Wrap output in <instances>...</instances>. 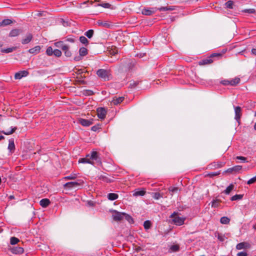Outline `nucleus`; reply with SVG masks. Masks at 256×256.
Wrapping results in <instances>:
<instances>
[{"mask_svg":"<svg viewBox=\"0 0 256 256\" xmlns=\"http://www.w3.org/2000/svg\"><path fill=\"white\" fill-rule=\"evenodd\" d=\"M79 163L89 164L92 165L96 164L98 166H101L102 164L101 158L96 151H92L90 154H88L86 158H80L78 160Z\"/></svg>","mask_w":256,"mask_h":256,"instance_id":"1","label":"nucleus"},{"mask_svg":"<svg viewBox=\"0 0 256 256\" xmlns=\"http://www.w3.org/2000/svg\"><path fill=\"white\" fill-rule=\"evenodd\" d=\"M226 51V50H223L222 52H215L211 54L210 56L199 61L198 62V65L204 66L212 64L214 61L213 58H218V59L221 58L222 54H224Z\"/></svg>","mask_w":256,"mask_h":256,"instance_id":"2","label":"nucleus"},{"mask_svg":"<svg viewBox=\"0 0 256 256\" xmlns=\"http://www.w3.org/2000/svg\"><path fill=\"white\" fill-rule=\"evenodd\" d=\"M180 214L178 212H174L170 216L171 218L172 224L176 226H180L184 224L186 218L180 216Z\"/></svg>","mask_w":256,"mask_h":256,"instance_id":"3","label":"nucleus"},{"mask_svg":"<svg viewBox=\"0 0 256 256\" xmlns=\"http://www.w3.org/2000/svg\"><path fill=\"white\" fill-rule=\"evenodd\" d=\"M96 74L104 81H108L112 79V75L110 70L99 69L96 72Z\"/></svg>","mask_w":256,"mask_h":256,"instance_id":"4","label":"nucleus"},{"mask_svg":"<svg viewBox=\"0 0 256 256\" xmlns=\"http://www.w3.org/2000/svg\"><path fill=\"white\" fill-rule=\"evenodd\" d=\"M124 212H120L116 210L112 211V216L114 221L118 222L124 218Z\"/></svg>","mask_w":256,"mask_h":256,"instance_id":"5","label":"nucleus"},{"mask_svg":"<svg viewBox=\"0 0 256 256\" xmlns=\"http://www.w3.org/2000/svg\"><path fill=\"white\" fill-rule=\"evenodd\" d=\"M240 82V79L238 78H236L232 80H222L220 83L224 86L230 85L235 86Z\"/></svg>","mask_w":256,"mask_h":256,"instance_id":"6","label":"nucleus"},{"mask_svg":"<svg viewBox=\"0 0 256 256\" xmlns=\"http://www.w3.org/2000/svg\"><path fill=\"white\" fill-rule=\"evenodd\" d=\"M158 9L156 8H145L142 10L143 15L150 16L154 14Z\"/></svg>","mask_w":256,"mask_h":256,"instance_id":"7","label":"nucleus"},{"mask_svg":"<svg viewBox=\"0 0 256 256\" xmlns=\"http://www.w3.org/2000/svg\"><path fill=\"white\" fill-rule=\"evenodd\" d=\"M235 116L234 118L240 124V120L242 116V108L239 106H234Z\"/></svg>","mask_w":256,"mask_h":256,"instance_id":"8","label":"nucleus"},{"mask_svg":"<svg viewBox=\"0 0 256 256\" xmlns=\"http://www.w3.org/2000/svg\"><path fill=\"white\" fill-rule=\"evenodd\" d=\"M83 183V182L81 180H78V182H68L65 184L64 185V188H72L74 187L77 186H80Z\"/></svg>","mask_w":256,"mask_h":256,"instance_id":"9","label":"nucleus"},{"mask_svg":"<svg viewBox=\"0 0 256 256\" xmlns=\"http://www.w3.org/2000/svg\"><path fill=\"white\" fill-rule=\"evenodd\" d=\"M97 115L98 118L104 120L106 114V111L104 108H98L96 110Z\"/></svg>","mask_w":256,"mask_h":256,"instance_id":"10","label":"nucleus"},{"mask_svg":"<svg viewBox=\"0 0 256 256\" xmlns=\"http://www.w3.org/2000/svg\"><path fill=\"white\" fill-rule=\"evenodd\" d=\"M28 74V72L27 70L20 71L15 74V79L20 80L23 77L26 76Z\"/></svg>","mask_w":256,"mask_h":256,"instance_id":"11","label":"nucleus"},{"mask_svg":"<svg viewBox=\"0 0 256 256\" xmlns=\"http://www.w3.org/2000/svg\"><path fill=\"white\" fill-rule=\"evenodd\" d=\"M24 251V248L20 246L13 247L11 248V252L16 254H22Z\"/></svg>","mask_w":256,"mask_h":256,"instance_id":"12","label":"nucleus"},{"mask_svg":"<svg viewBox=\"0 0 256 256\" xmlns=\"http://www.w3.org/2000/svg\"><path fill=\"white\" fill-rule=\"evenodd\" d=\"M79 122L82 126H88L92 124V120L80 118Z\"/></svg>","mask_w":256,"mask_h":256,"instance_id":"13","label":"nucleus"},{"mask_svg":"<svg viewBox=\"0 0 256 256\" xmlns=\"http://www.w3.org/2000/svg\"><path fill=\"white\" fill-rule=\"evenodd\" d=\"M176 6H162L159 8H157L159 11H172L176 9Z\"/></svg>","mask_w":256,"mask_h":256,"instance_id":"14","label":"nucleus"},{"mask_svg":"<svg viewBox=\"0 0 256 256\" xmlns=\"http://www.w3.org/2000/svg\"><path fill=\"white\" fill-rule=\"evenodd\" d=\"M225 163L222 162H214L210 165V166L214 168H220L224 166Z\"/></svg>","mask_w":256,"mask_h":256,"instance_id":"15","label":"nucleus"},{"mask_svg":"<svg viewBox=\"0 0 256 256\" xmlns=\"http://www.w3.org/2000/svg\"><path fill=\"white\" fill-rule=\"evenodd\" d=\"M98 180H102V182L106 183H110L113 182V180L110 178L108 176L105 175H100L98 176Z\"/></svg>","mask_w":256,"mask_h":256,"instance_id":"16","label":"nucleus"},{"mask_svg":"<svg viewBox=\"0 0 256 256\" xmlns=\"http://www.w3.org/2000/svg\"><path fill=\"white\" fill-rule=\"evenodd\" d=\"M41 50V47L40 46H36L33 48H30L28 50V52L30 54H38Z\"/></svg>","mask_w":256,"mask_h":256,"instance_id":"17","label":"nucleus"},{"mask_svg":"<svg viewBox=\"0 0 256 256\" xmlns=\"http://www.w3.org/2000/svg\"><path fill=\"white\" fill-rule=\"evenodd\" d=\"M124 100V97L123 96H120L118 98H117L116 96H114L113 98V100L112 102V103L114 105H118L121 103L123 100Z\"/></svg>","mask_w":256,"mask_h":256,"instance_id":"18","label":"nucleus"},{"mask_svg":"<svg viewBox=\"0 0 256 256\" xmlns=\"http://www.w3.org/2000/svg\"><path fill=\"white\" fill-rule=\"evenodd\" d=\"M62 50L64 52L65 56L67 57H70L72 55L70 51L69 50V47L67 45H62Z\"/></svg>","mask_w":256,"mask_h":256,"instance_id":"19","label":"nucleus"},{"mask_svg":"<svg viewBox=\"0 0 256 256\" xmlns=\"http://www.w3.org/2000/svg\"><path fill=\"white\" fill-rule=\"evenodd\" d=\"M21 30L19 29H13L10 32L9 36L14 37L18 36L21 33Z\"/></svg>","mask_w":256,"mask_h":256,"instance_id":"20","label":"nucleus"},{"mask_svg":"<svg viewBox=\"0 0 256 256\" xmlns=\"http://www.w3.org/2000/svg\"><path fill=\"white\" fill-rule=\"evenodd\" d=\"M50 202L48 198H43L40 202V204L42 208H46L50 204Z\"/></svg>","mask_w":256,"mask_h":256,"instance_id":"21","label":"nucleus"},{"mask_svg":"<svg viewBox=\"0 0 256 256\" xmlns=\"http://www.w3.org/2000/svg\"><path fill=\"white\" fill-rule=\"evenodd\" d=\"M8 150L11 153L14 152L15 150V145L13 139H10L9 140Z\"/></svg>","mask_w":256,"mask_h":256,"instance_id":"22","label":"nucleus"},{"mask_svg":"<svg viewBox=\"0 0 256 256\" xmlns=\"http://www.w3.org/2000/svg\"><path fill=\"white\" fill-rule=\"evenodd\" d=\"M32 38V35L31 34H28L26 35V38H23L22 40V42L24 44H28Z\"/></svg>","mask_w":256,"mask_h":256,"instance_id":"23","label":"nucleus"},{"mask_svg":"<svg viewBox=\"0 0 256 256\" xmlns=\"http://www.w3.org/2000/svg\"><path fill=\"white\" fill-rule=\"evenodd\" d=\"M146 192L144 190H135L134 193L133 194V196H143L146 194Z\"/></svg>","mask_w":256,"mask_h":256,"instance_id":"24","label":"nucleus"},{"mask_svg":"<svg viewBox=\"0 0 256 256\" xmlns=\"http://www.w3.org/2000/svg\"><path fill=\"white\" fill-rule=\"evenodd\" d=\"M88 50L86 48L82 47L79 50V54L80 56H84L88 54Z\"/></svg>","mask_w":256,"mask_h":256,"instance_id":"25","label":"nucleus"},{"mask_svg":"<svg viewBox=\"0 0 256 256\" xmlns=\"http://www.w3.org/2000/svg\"><path fill=\"white\" fill-rule=\"evenodd\" d=\"M220 202L221 200H214L212 202V207L214 208H218L220 206Z\"/></svg>","mask_w":256,"mask_h":256,"instance_id":"26","label":"nucleus"},{"mask_svg":"<svg viewBox=\"0 0 256 256\" xmlns=\"http://www.w3.org/2000/svg\"><path fill=\"white\" fill-rule=\"evenodd\" d=\"M118 194L115 193H110L108 195V199L110 200H116L118 198Z\"/></svg>","mask_w":256,"mask_h":256,"instance_id":"27","label":"nucleus"},{"mask_svg":"<svg viewBox=\"0 0 256 256\" xmlns=\"http://www.w3.org/2000/svg\"><path fill=\"white\" fill-rule=\"evenodd\" d=\"M12 22L10 19H5L0 22V26H6L12 24Z\"/></svg>","mask_w":256,"mask_h":256,"instance_id":"28","label":"nucleus"},{"mask_svg":"<svg viewBox=\"0 0 256 256\" xmlns=\"http://www.w3.org/2000/svg\"><path fill=\"white\" fill-rule=\"evenodd\" d=\"M220 222L222 224H227L230 223V219L226 216H223L220 218Z\"/></svg>","mask_w":256,"mask_h":256,"instance_id":"29","label":"nucleus"},{"mask_svg":"<svg viewBox=\"0 0 256 256\" xmlns=\"http://www.w3.org/2000/svg\"><path fill=\"white\" fill-rule=\"evenodd\" d=\"M140 81L132 80L130 82L128 87L130 88H135L140 83Z\"/></svg>","mask_w":256,"mask_h":256,"instance_id":"30","label":"nucleus"},{"mask_svg":"<svg viewBox=\"0 0 256 256\" xmlns=\"http://www.w3.org/2000/svg\"><path fill=\"white\" fill-rule=\"evenodd\" d=\"M16 47H12V48H6V49H2L1 50V52L4 53L8 54V53H10V52H12L14 50H16Z\"/></svg>","mask_w":256,"mask_h":256,"instance_id":"31","label":"nucleus"},{"mask_svg":"<svg viewBox=\"0 0 256 256\" xmlns=\"http://www.w3.org/2000/svg\"><path fill=\"white\" fill-rule=\"evenodd\" d=\"M234 185L233 184H230L224 190V192L226 194H228L231 192V191L234 189Z\"/></svg>","mask_w":256,"mask_h":256,"instance_id":"32","label":"nucleus"},{"mask_svg":"<svg viewBox=\"0 0 256 256\" xmlns=\"http://www.w3.org/2000/svg\"><path fill=\"white\" fill-rule=\"evenodd\" d=\"M94 34V31L93 30H90L86 32L84 34V35L87 36L88 38H90L92 37Z\"/></svg>","mask_w":256,"mask_h":256,"instance_id":"33","label":"nucleus"},{"mask_svg":"<svg viewBox=\"0 0 256 256\" xmlns=\"http://www.w3.org/2000/svg\"><path fill=\"white\" fill-rule=\"evenodd\" d=\"M226 8H227L232 9L234 6V2L232 0H228L224 4Z\"/></svg>","mask_w":256,"mask_h":256,"instance_id":"34","label":"nucleus"},{"mask_svg":"<svg viewBox=\"0 0 256 256\" xmlns=\"http://www.w3.org/2000/svg\"><path fill=\"white\" fill-rule=\"evenodd\" d=\"M124 218H125L130 224H133L134 222V219L132 218L128 214L126 213H125V215L124 216Z\"/></svg>","mask_w":256,"mask_h":256,"instance_id":"35","label":"nucleus"},{"mask_svg":"<svg viewBox=\"0 0 256 256\" xmlns=\"http://www.w3.org/2000/svg\"><path fill=\"white\" fill-rule=\"evenodd\" d=\"M77 178L76 174H72L70 176H66L64 178L65 180H74Z\"/></svg>","mask_w":256,"mask_h":256,"instance_id":"36","label":"nucleus"},{"mask_svg":"<svg viewBox=\"0 0 256 256\" xmlns=\"http://www.w3.org/2000/svg\"><path fill=\"white\" fill-rule=\"evenodd\" d=\"M20 242V240L16 237H12L10 239V244L12 245H14Z\"/></svg>","mask_w":256,"mask_h":256,"instance_id":"37","label":"nucleus"},{"mask_svg":"<svg viewBox=\"0 0 256 256\" xmlns=\"http://www.w3.org/2000/svg\"><path fill=\"white\" fill-rule=\"evenodd\" d=\"M97 6H100L102 8H106L113 9V8H112V5L108 3L99 4Z\"/></svg>","mask_w":256,"mask_h":256,"instance_id":"38","label":"nucleus"},{"mask_svg":"<svg viewBox=\"0 0 256 256\" xmlns=\"http://www.w3.org/2000/svg\"><path fill=\"white\" fill-rule=\"evenodd\" d=\"M16 130H17V128L14 127V128H12V130L10 131L5 132V131L3 130L2 132V133H3L4 134L6 135H10V134H12L13 133H14Z\"/></svg>","mask_w":256,"mask_h":256,"instance_id":"39","label":"nucleus"},{"mask_svg":"<svg viewBox=\"0 0 256 256\" xmlns=\"http://www.w3.org/2000/svg\"><path fill=\"white\" fill-rule=\"evenodd\" d=\"M80 41L82 44L87 45L88 43V39L84 36H81L80 37Z\"/></svg>","mask_w":256,"mask_h":256,"instance_id":"40","label":"nucleus"},{"mask_svg":"<svg viewBox=\"0 0 256 256\" xmlns=\"http://www.w3.org/2000/svg\"><path fill=\"white\" fill-rule=\"evenodd\" d=\"M152 226V223L150 220H146L144 223V226L146 230L150 228Z\"/></svg>","mask_w":256,"mask_h":256,"instance_id":"41","label":"nucleus"},{"mask_svg":"<svg viewBox=\"0 0 256 256\" xmlns=\"http://www.w3.org/2000/svg\"><path fill=\"white\" fill-rule=\"evenodd\" d=\"M220 174V172H212L208 173L206 175V176H208L210 178H212L217 176H218Z\"/></svg>","mask_w":256,"mask_h":256,"instance_id":"42","label":"nucleus"},{"mask_svg":"<svg viewBox=\"0 0 256 256\" xmlns=\"http://www.w3.org/2000/svg\"><path fill=\"white\" fill-rule=\"evenodd\" d=\"M242 195H240V194H236V195L232 196L230 198V200H232V201L236 200H238L242 199Z\"/></svg>","mask_w":256,"mask_h":256,"instance_id":"43","label":"nucleus"},{"mask_svg":"<svg viewBox=\"0 0 256 256\" xmlns=\"http://www.w3.org/2000/svg\"><path fill=\"white\" fill-rule=\"evenodd\" d=\"M242 168V166H236L233 167H232V169H233V170L234 172H238L240 170H241Z\"/></svg>","mask_w":256,"mask_h":256,"instance_id":"44","label":"nucleus"},{"mask_svg":"<svg viewBox=\"0 0 256 256\" xmlns=\"http://www.w3.org/2000/svg\"><path fill=\"white\" fill-rule=\"evenodd\" d=\"M54 50L51 46H49L46 50V54L48 56H51L53 54Z\"/></svg>","mask_w":256,"mask_h":256,"instance_id":"45","label":"nucleus"},{"mask_svg":"<svg viewBox=\"0 0 256 256\" xmlns=\"http://www.w3.org/2000/svg\"><path fill=\"white\" fill-rule=\"evenodd\" d=\"M53 54L56 57H60L62 56V52L60 50L56 49L54 50Z\"/></svg>","mask_w":256,"mask_h":256,"instance_id":"46","label":"nucleus"},{"mask_svg":"<svg viewBox=\"0 0 256 256\" xmlns=\"http://www.w3.org/2000/svg\"><path fill=\"white\" fill-rule=\"evenodd\" d=\"M242 12L248 14H254L255 13L256 10L254 8L244 9L242 10Z\"/></svg>","mask_w":256,"mask_h":256,"instance_id":"47","label":"nucleus"},{"mask_svg":"<svg viewBox=\"0 0 256 256\" xmlns=\"http://www.w3.org/2000/svg\"><path fill=\"white\" fill-rule=\"evenodd\" d=\"M235 159L237 160H240L244 162H248V161L246 160L247 158L246 157L242 156H237L235 158Z\"/></svg>","mask_w":256,"mask_h":256,"instance_id":"48","label":"nucleus"},{"mask_svg":"<svg viewBox=\"0 0 256 256\" xmlns=\"http://www.w3.org/2000/svg\"><path fill=\"white\" fill-rule=\"evenodd\" d=\"M245 244H246V243L245 242H240V243H239L236 246V249L238 250H242V249H243L245 247Z\"/></svg>","mask_w":256,"mask_h":256,"instance_id":"49","label":"nucleus"},{"mask_svg":"<svg viewBox=\"0 0 256 256\" xmlns=\"http://www.w3.org/2000/svg\"><path fill=\"white\" fill-rule=\"evenodd\" d=\"M100 128H101V127H100V124L95 125L91 128L92 130L94 132H96L98 130H100Z\"/></svg>","mask_w":256,"mask_h":256,"instance_id":"50","label":"nucleus"},{"mask_svg":"<svg viewBox=\"0 0 256 256\" xmlns=\"http://www.w3.org/2000/svg\"><path fill=\"white\" fill-rule=\"evenodd\" d=\"M256 182V176H255L252 178L250 179L248 181L247 184H250L254 183Z\"/></svg>","mask_w":256,"mask_h":256,"instance_id":"51","label":"nucleus"},{"mask_svg":"<svg viewBox=\"0 0 256 256\" xmlns=\"http://www.w3.org/2000/svg\"><path fill=\"white\" fill-rule=\"evenodd\" d=\"M98 24L99 26H102L106 28L110 26V24H108L106 22H98Z\"/></svg>","mask_w":256,"mask_h":256,"instance_id":"52","label":"nucleus"},{"mask_svg":"<svg viewBox=\"0 0 256 256\" xmlns=\"http://www.w3.org/2000/svg\"><path fill=\"white\" fill-rule=\"evenodd\" d=\"M161 195L159 192H154V194L153 198L156 200H158L161 197Z\"/></svg>","mask_w":256,"mask_h":256,"instance_id":"53","label":"nucleus"},{"mask_svg":"<svg viewBox=\"0 0 256 256\" xmlns=\"http://www.w3.org/2000/svg\"><path fill=\"white\" fill-rule=\"evenodd\" d=\"M169 190L172 192V194L174 192H176L178 190V188L176 187L170 188H169Z\"/></svg>","mask_w":256,"mask_h":256,"instance_id":"54","label":"nucleus"},{"mask_svg":"<svg viewBox=\"0 0 256 256\" xmlns=\"http://www.w3.org/2000/svg\"><path fill=\"white\" fill-rule=\"evenodd\" d=\"M66 42H72V43H74L75 42L74 38H72V37L67 38H66Z\"/></svg>","mask_w":256,"mask_h":256,"instance_id":"55","label":"nucleus"},{"mask_svg":"<svg viewBox=\"0 0 256 256\" xmlns=\"http://www.w3.org/2000/svg\"><path fill=\"white\" fill-rule=\"evenodd\" d=\"M55 45L57 47H60V48H62V45H64V44L62 42L60 41V42H56L55 43Z\"/></svg>","mask_w":256,"mask_h":256,"instance_id":"56","label":"nucleus"},{"mask_svg":"<svg viewBox=\"0 0 256 256\" xmlns=\"http://www.w3.org/2000/svg\"><path fill=\"white\" fill-rule=\"evenodd\" d=\"M171 249L174 250V251H177L179 249V247L177 245H174L172 246L171 247Z\"/></svg>","mask_w":256,"mask_h":256,"instance_id":"57","label":"nucleus"},{"mask_svg":"<svg viewBox=\"0 0 256 256\" xmlns=\"http://www.w3.org/2000/svg\"><path fill=\"white\" fill-rule=\"evenodd\" d=\"M238 256H247L248 254L246 252H240L237 254Z\"/></svg>","mask_w":256,"mask_h":256,"instance_id":"58","label":"nucleus"},{"mask_svg":"<svg viewBox=\"0 0 256 256\" xmlns=\"http://www.w3.org/2000/svg\"><path fill=\"white\" fill-rule=\"evenodd\" d=\"M118 53V50L114 48V50H112V52H110V54L112 55H115Z\"/></svg>","mask_w":256,"mask_h":256,"instance_id":"59","label":"nucleus"},{"mask_svg":"<svg viewBox=\"0 0 256 256\" xmlns=\"http://www.w3.org/2000/svg\"><path fill=\"white\" fill-rule=\"evenodd\" d=\"M226 172L232 173V172H234V170H233V169H232V168H228V169L226 171Z\"/></svg>","mask_w":256,"mask_h":256,"instance_id":"60","label":"nucleus"},{"mask_svg":"<svg viewBox=\"0 0 256 256\" xmlns=\"http://www.w3.org/2000/svg\"><path fill=\"white\" fill-rule=\"evenodd\" d=\"M94 2H93V1H89V0H88V1H86V2H84L82 3V4H86L88 3V2H90V4L91 5H92V4H93Z\"/></svg>","mask_w":256,"mask_h":256,"instance_id":"61","label":"nucleus"},{"mask_svg":"<svg viewBox=\"0 0 256 256\" xmlns=\"http://www.w3.org/2000/svg\"><path fill=\"white\" fill-rule=\"evenodd\" d=\"M252 52L253 54L256 56V48H252Z\"/></svg>","mask_w":256,"mask_h":256,"instance_id":"62","label":"nucleus"},{"mask_svg":"<svg viewBox=\"0 0 256 256\" xmlns=\"http://www.w3.org/2000/svg\"><path fill=\"white\" fill-rule=\"evenodd\" d=\"M80 60V58L79 57H76L74 58V60H76V61H78Z\"/></svg>","mask_w":256,"mask_h":256,"instance_id":"63","label":"nucleus"},{"mask_svg":"<svg viewBox=\"0 0 256 256\" xmlns=\"http://www.w3.org/2000/svg\"><path fill=\"white\" fill-rule=\"evenodd\" d=\"M9 198H10V199L12 200V199H14V196H10Z\"/></svg>","mask_w":256,"mask_h":256,"instance_id":"64","label":"nucleus"}]
</instances>
